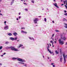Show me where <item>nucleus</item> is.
Wrapping results in <instances>:
<instances>
[{
    "instance_id": "3c124183",
    "label": "nucleus",
    "mask_w": 67,
    "mask_h": 67,
    "mask_svg": "<svg viewBox=\"0 0 67 67\" xmlns=\"http://www.w3.org/2000/svg\"><path fill=\"white\" fill-rule=\"evenodd\" d=\"M61 5H64V4H62Z\"/></svg>"
},
{
    "instance_id": "393cba45",
    "label": "nucleus",
    "mask_w": 67,
    "mask_h": 67,
    "mask_svg": "<svg viewBox=\"0 0 67 67\" xmlns=\"http://www.w3.org/2000/svg\"><path fill=\"white\" fill-rule=\"evenodd\" d=\"M2 47H2V46H1L0 47V49H2Z\"/></svg>"
},
{
    "instance_id": "39448f33",
    "label": "nucleus",
    "mask_w": 67,
    "mask_h": 67,
    "mask_svg": "<svg viewBox=\"0 0 67 67\" xmlns=\"http://www.w3.org/2000/svg\"><path fill=\"white\" fill-rule=\"evenodd\" d=\"M63 58H64V62H66V56H67V55H66V56H65V54H63Z\"/></svg>"
},
{
    "instance_id": "ea45409f",
    "label": "nucleus",
    "mask_w": 67,
    "mask_h": 67,
    "mask_svg": "<svg viewBox=\"0 0 67 67\" xmlns=\"http://www.w3.org/2000/svg\"><path fill=\"white\" fill-rule=\"evenodd\" d=\"M62 60V58L61 57V58H60V60Z\"/></svg>"
},
{
    "instance_id": "9d476101",
    "label": "nucleus",
    "mask_w": 67,
    "mask_h": 67,
    "mask_svg": "<svg viewBox=\"0 0 67 67\" xmlns=\"http://www.w3.org/2000/svg\"><path fill=\"white\" fill-rule=\"evenodd\" d=\"M10 40H12V41H13L14 40V38L12 37H10Z\"/></svg>"
},
{
    "instance_id": "864d4df0",
    "label": "nucleus",
    "mask_w": 67,
    "mask_h": 67,
    "mask_svg": "<svg viewBox=\"0 0 67 67\" xmlns=\"http://www.w3.org/2000/svg\"><path fill=\"white\" fill-rule=\"evenodd\" d=\"M2 65V64L0 63V65Z\"/></svg>"
},
{
    "instance_id": "bf43d9fd",
    "label": "nucleus",
    "mask_w": 67,
    "mask_h": 67,
    "mask_svg": "<svg viewBox=\"0 0 67 67\" xmlns=\"http://www.w3.org/2000/svg\"><path fill=\"white\" fill-rule=\"evenodd\" d=\"M24 66H26V64H25Z\"/></svg>"
},
{
    "instance_id": "bb28decb",
    "label": "nucleus",
    "mask_w": 67,
    "mask_h": 67,
    "mask_svg": "<svg viewBox=\"0 0 67 67\" xmlns=\"http://www.w3.org/2000/svg\"><path fill=\"white\" fill-rule=\"evenodd\" d=\"M63 2L64 3V4H66V2H65V1H63Z\"/></svg>"
},
{
    "instance_id": "4be33fe9",
    "label": "nucleus",
    "mask_w": 67,
    "mask_h": 67,
    "mask_svg": "<svg viewBox=\"0 0 67 67\" xmlns=\"http://www.w3.org/2000/svg\"><path fill=\"white\" fill-rule=\"evenodd\" d=\"M31 2L33 3H34V1L33 0L31 1Z\"/></svg>"
},
{
    "instance_id": "473e14b6",
    "label": "nucleus",
    "mask_w": 67,
    "mask_h": 67,
    "mask_svg": "<svg viewBox=\"0 0 67 67\" xmlns=\"http://www.w3.org/2000/svg\"><path fill=\"white\" fill-rule=\"evenodd\" d=\"M64 15H66V16L67 15V13H65V14H64Z\"/></svg>"
},
{
    "instance_id": "1a4fd4ad",
    "label": "nucleus",
    "mask_w": 67,
    "mask_h": 67,
    "mask_svg": "<svg viewBox=\"0 0 67 67\" xmlns=\"http://www.w3.org/2000/svg\"><path fill=\"white\" fill-rule=\"evenodd\" d=\"M13 34L15 36H16V35L18 34L16 32H13Z\"/></svg>"
},
{
    "instance_id": "2f4dec72",
    "label": "nucleus",
    "mask_w": 67,
    "mask_h": 67,
    "mask_svg": "<svg viewBox=\"0 0 67 67\" xmlns=\"http://www.w3.org/2000/svg\"><path fill=\"white\" fill-rule=\"evenodd\" d=\"M56 32H59V30H56Z\"/></svg>"
},
{
    "instance_id": "69168bd1",
    "label": "nucleus",
    "mask_w": 67,
    "mask_h": 67,
    "mask_svg": "<svg viewBox=\"0 0 67 67\" xmlns=\"http://www.w3.org/2000/svg\"><path fill=\"white\" fill-rule=\"evenodd\" d=\"M66 45H67V42L65 43Z\"/></svg>"
},
{
    "instance_id": "a878e982",
    "label": "nucleus",
    "mask_w": 67,
    "mask_h": 67,
    "mask_svg": "<svg viewBox=\"0 0 67 67\" xmlns=\"http://www.w3.org/2000/svg\"><path fill=\"white\" fill-rule=\"evenodd\" d=\"M20 64H24V63L22 62H19Z\"/></svg>"
},
{
    "instance_id": "72a5a7b5",
    "label": "nucleus",
    "mask_w": 67,
    "mask_h": 67,
    "mask_svg": "<svg viewBox=\"0 0 67 67\" xmlns=\"http://www.w3.org/2000/svg\"><path fill=\"white\" fill-rule=\"evenodd\" d=\"M60 53H62V50L61 49H60Z\"/></svg>"
},
{
    "instance_id": "f704fd0d",
    "label": "nucleus",
    "mask_w": 67,
    "mask_h": 67,
    "mask_svg": "<svg viewBox=\"0 0 67 67\" xmlns=\"http://www.w3.org/2000/svg\"><path fill=\"white\" fill-rule=\"evenodd\" d=\"M25 11H28V9H25Z\"/></svg>"
},
{
    "instance_id": "f3484780",
    "label": "nucleus",
    "mask_w": 67,
    "mask_h": 67,
    "mask_svg": "<svg viewBox=\"0 0 67 67\" xmlns=\"http://www.w3.org/2000/svg\"><path fill=\"white\" fill-rule=\"evenodd\" d=\"M29 38L30 39V40H32V39H33V37L31 38L30 37H29Z\"/></svg>"
},
{
    "instance_id": "37998d69",
    "label": "nucleus",
    "mask_w": 67,
    "mask_h": 67,
    "mask_svg": "<svg viewBox=\"0 0 67 67\" xmlns=\"http://www.w3.org/2000/svg\"><path fill=\"white\" fill-rule=\"evenodd\" d=\"M64 12H65V13H66V12H67V11L66 10H65Z\"/></svg>"
},
{
    "instance_id": "c85d7f7f",
    "label": "nucleus",
    "mask_w": 67,
    "mask_h": 67,
    "mask_svg": "<svg viewBox=\"0 0 67 67\" xmlns=\"http://www.w3.org/2000/svg\"><path fill=\"white\" fill-rule=\"evenodd\" d=\"M24 31L23 30H21V33H24Z\"/></svg>"
},
{
    "instance_id": "0e129e2a",
    "label": "nucleus",
    "mask_w": 67,
    "mask_h": 67,
    "mask_svg": "<svg viewBox=\"0 0 67 67\" xmlns=\"http://www.w3.org/2000/svg\"><path fill=\"white\" fill-rule=\"evenodd\" d=\"M16 20H19V19L17 18V19H16Z\"/></svg>"
},
{
    "instance_id": "423d86ee",
    "label": "nucleus",
    "mask_w": 67,
    "mask_h": 67,
    "mask_svg": "<svg viewBox=\"0 0 67 67\" xmlns=\"http://www.w3.org/2000/svg\"><path fill=\"white\" fill-rule=\"evenodd\" d=\"M4 30H8V29H9V26L7 25L6 26L4 27Z\"/></svg>"
},
{
    "instance_id": "774afa93",
    "label": "nucleus",
    "mask_w": 67,
    "mask_h": 67,
    "mask_svg": "<svg viewBox=\"0 0 67 67\" xmlns=\"http://www.w3.org/2000/svg\"><path fill=\"white\" fill-rule=\"evenodd\" d=\"M65 2H66L67 3V1L66 0L65 1Z\"/></svg>"
},
{
    "instance_id": "13d9d810",
    "label": "nucleus",
    "mask_w": 67,
    "mask_h": 67,
    "mask_svg": "<svg viewBox=\"0 0 67 67\" xmlns=\"http://www.w3.org/2000/svg\"><path fill=\"white\" fill-rule=\"evenodd\" d=\"M52 22H53V23H54V21H52Z\"/></svg>"
},
{
    "instance_id": "4d7b16f0",
    "label": "nucleus",
    "mask_w": 67,
    "mask_h": 67,
    "mask_svg": "<svg viewBox=\"0 0 67 67\" xmlns=\"http://www.w3.org/2000/svg\"><path fill=\"white\" fill-rule=\"evenodd\" d=\"M53 67H55V65H53Z\"/></svg>"
},
{
    "instance_id": "c756f323",
    "label": "nucleus",
    "mask_w": 67,
    "mask_h": 67,
    "mask_svg": "<svg viewBox=\"0 0 67 67\" xmlns=\"http://www.w3.org/2000/svg\"><path fill=\"white\" fill-rule=\"evenodd\" d=\"M52 45L53 46L52 47H54V45L53 44V43H52Z\"/></svg>"
},
{
    "instance_id": "412c9836",
    "label": "nucleus",
    "mask_w": 67,
    "mask_h": 67,
    "mask_svg": "<svg viewBox=\"0 0 67 67\" xmlns=\"http://www.w3.org/2000/svg\"><path fill=\"white\" fill-rule=\"evenodd\" d=\"M9 42H6L5 43V44H9Z\"/></svg>"
},
{
    "instance_id": "338daca9",
    "label": "nucleus",
    "mask_w": 67,
    "mask_h": 67,
    "mask_svg": "<svg viewBox=\"0 0 67 67\" xmlns=\"http://www.w3.org/2000/svg\"><path fill=\"white\" fill-rule=\"evenodd\" d=\"M48 59H49V57H48Z\"/></svg>"
},
{
    "instance_id": "4c0bfd02",
    "label": "nucleus",
    "mask_w": 67,
    "mask_h": 67,
    "mask_svg": "<svg viewBox=\"0 0 67 67\" xmlns=\"http://www.w3.org/2000/svg\"><path fill=\"white\" fill-rule=\"evenodd\" d=\"M65 7H66V9H67V6L66 5H65Z\"/></svg>"
},
{
    "instance_id": "5fc2aeb1",
    "label": "nucleus",
    "mask_w": 67,
    "mask_h": 67,
    "mask_svg": "<svg viewBox=\"0 0 67 67\" xmlns=\"http://www.w3.org/2000/svg\"><path fill=\"white\" fill-rule=\"evenodd\" d=\"M60 62H62V60H60Z\"/></svg>"
},
{
    "instance_id": "cd10ccee",
    "label": "nucleus",
    "mask_w": 67,
    "mask_h": 67,
    "mask_svg": "<svg viewBox=\"0 0 67 67\" xmlns=\"http://www.w3.org/2000/svg\"><path fill=\"white\" fill-rule=\"evenodd\" d=\"M47 49H48V51L49 52V49H48V47H47Z\"/></svg>"
},
{
    "instance_id": "9b49d317",
    "label": "nucleus",
    "mask_w": 67,
    "mask_h": 67,
    "mask_svg": "<svg viewBox=\"0 0 67 67\" xmlns=\"http://www.w3.org/2000/svg\"><path fill=\"white\" fill-rule=\"evenodd\" d=\"M8 35H9V36H11L12 35V34L11 33H9L8 34Z\"/></svg>"
},
{
    "instance_id": "052dcab7",
    "label": "nucleus",
    "mask_w": 67,
    "mask_h": 67,
    "mask_svg": "<svg viewBox=\"0 0 67 67\" xmlns=\"http://www.w3.org/2000/svg\"><path fill=\"white\" fill-rule=\"evenodd\" d=\"M22 48H24V47H23Z\"/></svg>"
},
{
    "instance_id": "f257e3e1",
    "label": "nucleus",
    "mask_w": 67,
    "mask_h": 67,
    "mask_svg": "<svg viewBox=\"0 0 67 67\" xmlns=\"http://www.w3.org/2000/svg\"><path fill=\"white\" fill-rule=\"evenodd\" d=\"M10 48H11V49L12 51H18V49L15 48L14 47H12L11 46V47H10Z\"/></svg>"
},
{
    "instance_id": "a19ab883",
    "label": "nucleus",
    "mask_w": 67,
    "mask_h": 67,
    "mask_svg": "<svg viewBox=\"0 0 67 67\" xmlns=\"http://www.w3.org/2000/svg\"><path fill=\"white\" fill-rule=\"evenodd\" d=\"M51 43H53V41H51Z\"/></svg>"
},
{
    "instance_id": "58836bf2",
    "label": "nucleus",
    "mask_w": 67,
    "mask_h": 67,
    "mask_svg": "<svg viewBox=\"0 0 67 67\" xmlns=\"http://www.w3.org/2000/svg\"><path fill=\"white\" fill-rule=\"evenodd\" d=\"M25 29V27H23V28H21V29Z\"/></svg>"
},
{
    "instance_id": "49530a36",
    "label": "nucleus",
    "mask_w": 67,
    "mask_h": 67,
    "mask_svg": "<svg viewBox=\"0 0 67 67\" xmlns=\"http://www.w3.org/2000/svg\"><path fill=\"white\" fill-rule=\"evenodd\" d=\"M1 57H3V55H1Z\"/></svg>"
},
{
    "instance_id": "aec40b11",
    "label": "nucleus",
    "mask_w": 67,
    "mask_h": 67,
    "mask_svg": "<svg viewBox=\"0 0 67 67\" xmlns=\"http://www.w3.org/2000/svg\"><path fill=\"white\" fill-rule=\"evenodd\" d=\"M14 3V2L13 1L11 2L10 4L11 5H12V4H13Z\"/></svg>"
},
{
    "instance_id": "6ab92c4d",
    "label": "nucleus",
    "mask_w": 67,
    "mask_h": 67,
    "mask_svg": "<svg viewBox=\"0 0 67 67\" xmlns=\"http://www.w3.org/2000/svg\"><path fill=\"white\" fill-rule=\"evenodd\" d=\"M49 52L50 53V54H52V53H53V52H51V51H49Z\"/></svg>"
},
{
    "instance_id": "4468645a",
    "label": "nucleus",
    "mask_w": 67,
    "mask_h": 67,
    "mask_svg": "<svg viewBox=\"0 0 67 67\" xmlns=\"http://www.w3.org/2000/svg\"><path fill=\"white\" fill-rule=\"evenodd\" d=\"M63 20L64 21H66V22L67 21V20H66V19L65 18H64L63 19Z\"/></svg>"
},
{
    "instance_id": "8fccbe9b",
    "label": "nucleus",
    "mask_w": 67,
    "mask_h": 67,
    "mask_svg": "<svg viewBox=\"0 0 67 67\" xmlns=\"http://www.w3.org/2000/svg\"><path fill=\"white\" fill-rule=\"evenodd\" d=\"M53 64H54L53 63H51V65H53Z\"/></svg>"
},
{
    "instance_id": "20e7f679",
    "label": "nucleus",
    "mask_w": 67,
    "mask_h": 67,
    "mask_svg": "<svg viewBox=\"0 0 67 67\" xmlns=\"http://www.w3.org/2000/svg\"><path fill=\"white\" fill-rule=\"evenodd\" d=\"M59 41L60 44L61 45H63L64 44V41H61V39H60L59 40Z\"/></svg>"
},
{
    "instance_id": "ddd939ff",
    "label": "nucleus",
    "mask_w": 67,
    "mask_h": 67,
    "mask_svg": "<svg viewBox=\"0 0 67 67\" xmlns=\"http://www.w3.org/2000/svg\"><path fill=\"white\" fill-rule=\"evenodd\" d=\"M65 24V25H66V26H64L65 27L67 28V24L66 23H65V24Z\"/></svg>"
},
{
    "instance_id": "dca6fc26",
    "label": "nucleus",
    "mask_w": 67,
    "mask_h": 67,
    "mask_svg": "<svg viewBox=\"0 0 67 67\" xmlns=\"http://www.w3.org/2000/svg\"><path fill=\"white\" fill-rule=\"evenodd\" d=\"M17 38H17V37H16L15 38H14V41H16V40H17Z\"/></svg>"
},
{
    "instance_id": "f03ea898",
    "label": "nucleus",
    "mask_w": 67,
    "mask_h": 67,
    "mask_svg": "<svg viewBox=\"0 0 67 67\" xmlns=\"http://www.w3.org/2000/svg\"><path fill=\"white\" fill-rule=\"evenodd\" d=\"M17 60L18 61H19V62H25V60L20 58H18Z\"/></svg>"
},
{
    "instance_id": "de8ad7c7",
    "label": "nucleus",
    "mask_w": 67,
    "mask_h": 67,
    "mask_svg": "<svg viewBox=\"0 0 67 67\" xmlns=\"http://www.w3.org/2000/svg\"><path fill=\"white\" fill-rule=\"evenodd\" d=\"M54 34H53V35H52V37H53L54 36Z\"/></svg>"
},
{
    "instance_id": "603ef678",
    "label": "nucleus",
    "mask_w": 67,
    "mask_h": 67,
    "mask_svg": "<svg viewBox=\"0 0 67 67\" xmlns=\"http://www.w3.org/2000/svg\"><path fill=\"white\" fill-rule=\"evenodd\" d=\"M49 45L50 46H51V43H49Z\"/></svg>"
},
{
    "instance_id": "e2e57ef3",
    "label": "nucleus",
    "mask_w": 67,
    "mask_h": 67,
    "mask_svg": "<svg viewBox=\"0 0 67 67\" xmlns=\"http://www.w3.org/2000/svg\"><path fill=\"white\" fill-rule=\"evenodd\" d=\"M0 15H2V14H1Z\"/></svg>"
},
{
    "instance_id": "6e6d98bb",
    "label": "nucleus",
    "mask_w": 67,
    "mask_h": 67,
    "mask_svg": "<svg viewBox=\"0 0 67 67\" xmlns=\"http://www.w3.org/2000/svg\"><path fill=\"white\" fill-rule=\"evenodd\" d=\"M48 48H49V46L48 45Z\"/></svg>"
},
{
    "instance_id": "5701e85b",
    "label": "nucleus",
    "mask_w": 67,
    "mask_h": 67,
    "mask_svg": "<svg viewBox=\"0 0 67 67\" xmlns=\"http://www.w3.org/2000/svg\"><path fill=\"white\" fill-rule=\"evenodd\" d=\"M55 53L56 54H58V52L57 51V50L55 51Z\"/></svg>"
},
{
    "instance_id": "680f3d73",
    "label": "nucleus",
    "mask_w": 67,
    "mask_h": 67,
    "mask_svg": "<svg viewBox=\"0 0 67 67\" xmlns=\"http://www.w3.org/2000/svg\"><path fill=\"white\" fill-rule=\"evenodd\" d=\"M19 40H18L17 41V42H19Z\"/></svg>"
},
{
    "instance_id": "7c9ffc66",
    "label": "nucleus",
    "mask_w": 67,
    "mask_h": 67,
    "mask_svg": "<svg viewBox=\"0 0 67 67\" xmlns=\"http://www.w3.org/2000/svg\"><path fill=\"white\" fill-rule=\"evenodd\" d=\"M6 23H7V22L6 21H5L4 22V23H5V25H6V24H5Z\"/></svg>"
},
{
    "instance_id": "2eb2a0df",
    "label": "nucleus",
    "mask_w": 67,
    "mask_h": 67,
    "mask_svg": "<svg viewBox=\"0 0 67 67\" xmlns=\"http://www.w3.org/2000/svg\"><path fill=\"white\" fill-rule=\"evenodd\" d=\"M5 48L6 49H10V47H9L8 46H7L5 47Z\"/></svg>"
},
{
    "instance_id": "7ed1b4c3",
    "label": "nucleus",
    "mask_w": 67,
    "mask_h": 67,
    "mask_svg": "<svg viewBox=\"0 0 67 67\" xmlns=\"http://www.w3.org/2000/svg\"><path fill=\"white\" fill-rule=\"evenodd\" d=\"M34 23L35 24H36L37 23V21H38V18H35V19L34 20Z\"/></svg>"
},
{
    "instance_id": "0eeeda50",
    "label": "nucleus",
    "mask_w": 67,
    "mask_h": 67,
    "mask_svg": "<svg viewBox=\"0 0 67 67\" xmlns=\"http://www.w3.org/2000/svg\"><path fill=\"white\" fill-rule=\"evenodd\" d=\"M53 4L54 5L55 7L57 8H59V7L58 6V5H57V3H54Z\"/></svg>"
},
{
    "instance_id": "79ce46f5",
    "label": "nucleus",
    "mask_w": 67,
    "mask_h": 67,
    "mask_svg": "<svg viewBox=\"0 0 67 67\" xmlns=\"http://www.w3.org/2000/svg\"><path fill=\"white\" fill-rule=\"evenodd\" d=\"M21 18V16H19V19H20Z\"/></svg>"
},
{
    "instance_id": "a211bd4d",
    "label": "nucleus",
    "mask_w": 67,
    "mask_h": 67,
    "mask_svg": "<svg viewBox=\"0 0 67 67\" xmlns=\"http://www.w3.org/2000/svg\"><path fill=\"white\" fill-rule=\"evenodd\" d=\"M13 59H17V58L15 57H14L12 58Z\"/></svg>"
},
{
    "instance_id": "f8f14e48",
    "label": "nucleus",
    "mask_w": 67,
    "mask_h": 67,
    "mask_svg": "<svg viewBox=\"0 0 67 67\" xmlns=\"http://www.w3.org/2000/svg\"><path fill=\"white\" fill-rule=\"evenodd\" d=\"M62 39H63L64 41H65V40H66V37H65L64 36L62 38Z\"/></svg>"
},
{
    "instance_id": "c03bdc74",
    "label": "nucleus",
    "mask_w": 67,
    "mask_h": 67,
    "mask_svg": "<svg viewBox=\"0 0 67 67\" xmlns=\"http://www.w3.org/2000/svg\"><path fill=\"white\" fill-rule=\"evenodd\" d=\"M6 54V53H4L3 54V55H5Z\"/></svg>"
},
{
    "instance_id": "09e8293b",
    "label": "nucleus",
    "mask_w": 67,
    "mask_h": 67,
    "mask_svg": "<svg viewBox=\"0 0 67 67\" xmlns=\"http://www.w3.org/2000/svg\"><path fill=\"white\" fill-rule=\"evenodd\" d=\"M19 15H20V14H21V13H19Z\"/></svg>"
},
{
    "instance_id": "6e6552de",
    "label": "nucleus",
    "mask_w": 67,
    "mask_h": 67,
    "mask_svg": "<svg viewBox=\"0 0 67 67\" xmlns=\"http://www.w3.org/2000/svg\"><path fill=\"white\" fill-rule=\"evenodd\" d=\"M23 46V45L22 44H20L19 45V46L17 47V48H19L20 47H22V46Z\"/></svg>"
},
{
    "instance_id": "e433bc0d",
    "label": "nucleus",
    "mask_w": 67,
    "mask_h": 67,
    "mask_svg": "<svg viewBox=\"0 0 67 67\" xmlns=\"http://www.w3.org/2000/svg\"><path fill=\"white\" fill-rule=\"evenodd\" d=\"M24 33H25V34H26L27 33V32L26 31H24Z\"/></svg>"
},
{
    "instance_id": "a18cd8bd",
    "label": "nucleus",
    "mask_w": 67,
    "mask_h": 67,
    "mask_svg": "<svg viewBox=\"0 0 67 67\" xmlns=\"http://www.w3.org/2000/svg\"><path fill=\"white\" fill-rule=\"evenodd\" d=\"M54 42L55 44L56 43V41H55Z\"/></svg>"
},
{
    "instance_id": "c9c22d12",
    "label": "nucleus",
    "mask_w": 67,
    "mask_h": 67,
    "mask_svg": "<svg viewBox=\"0 0 67 67\" xmlns=\"http://www.w3.org/2000/svg\"><path fill=\"white\" fill-rule=\"evenodd\" d=\"M24 4H25V5H27V4L26 3H24Z\"/></svg>"
},
{
    "instance_id": "b1692460",
    "label": "nucleus",
    "mask_w": 67,
    "mask_h": 67,
    "mask_svg": "<svg viewBox=\"0 0 67 67\" xmlns=\"http://www.w3.org/2000/svg\"><path fill=\"white\" fill-rule=\"evenodd\" d=\"M44 20L45 22H46V18H44Z\"/></svg>"
}]
</instances>
